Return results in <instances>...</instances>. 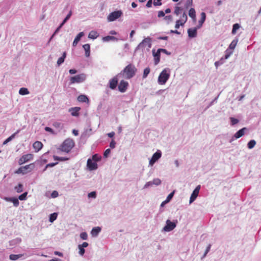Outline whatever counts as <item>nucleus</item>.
Wrapping results in <instances>:
<instances>
[{
    "label": "nucleus",
    "mask_w": 261,
    "mask_h": 261,
    "mask_svg": "<svg viewBox=\"0 0 261 261\" xmlns=\"http://www.w3.org/2000/svg\"><path fill=\"white\" fill-rule=\"evenodd\" d=\"M28 194V192H25L20 195L19 196L18 199L20 200H24L27 199V195Z\"/></svg>",
    "instance_id": "49530a36"
},
{
    "label": "nucleus",
    "mask_w": 261,
    "mask_h": 261,
    "mask_svg": "<svg viewBox=\"0 0 261 261\" xmlns=\"http://www.w3.org/2000/svg\"><path fill=\"white\" fill-rule=\"evenodd\" d=\"M58 214L56 213H54L50 215L49 220L50 222H53L57 219Z\"/></svg>",
    "instance_id": "4c0bfd02"
},
{
    "label": "nucleus",
    "mask_w": 261,
    "mask_h": 261,
    "mask_svg": "<svg viewBox=\"0 0 261 261\" xmlns=\"http://www.w3.org/2000/svg\"><path fill=\"white\" fill-rule=\"evenodd\" d=\"M101 230V228L99 226L93 227L91 231V234L93 237H96L100 232Z\"/></svg>",
    "instance_id": "6ab92c4d"
},
{
    "label": "nucleus",
    "mask_w": 261,
    "mask_h": 261,
    "mask_svg": "<svg viewBox=\"0 0 261 261\" xmlns=\"http://www.w3.org/2000/svg\"><path fill=\"white\" fill-rule=\"evenodd\" d=\"M152 55L154 57V65H156L160 61L161 52L158 49L157 51H155V49L152 50Z\"/></svg>",
    "instance_id": "ddd939ff"
},
{
    "label": "nucleus",
    "mask_w": 261,
    "mask_h": 261,
    "mask_svg": "<svg viewBox=\"0 0 261 261\" xmlns=\"http://www.w3.org/2000/svg\"><path fill=\"white\" fill-rule=\"evenodd\" d=\"M80 238L83 240H87L88 239V234L86 232H83L80 234Z\"/></svg>",
    "instance_id": "09e8293b"
},
{
    "label": "nucleus",
    "mask_w": 261,
    "mask_h": 261,
    "mask_svg": "<svg viewBox=\"0 0 261 261\" xmlns=\"http://www.w3.org/2000/svg\"><path fill=\"white\" fill-rule=\"evenodd\" d=\"M53 125L57 128H62L63 124L61 123L58 122H55L54 123Z\"/></svg>",
    "instance_id": "6e6d98bb"
},
{
    "label": "nucleus",
    "mask_w": 261,
    "mask_h": 261,
    "mask_svg": "<svg viewBox=\"0 0 261 261\" xmlns=\"http://www.w3.org/2000/svg\"><path fill=\"white\" fill-rule=\"evenodd\" d=\"M185 22H181V21L180 20H177L176 21V24H175V28L176 29H178L179 28V27L180 25H184V24H185Z\"/></svg>",
    "instance_id": "de8ad7c7"
},
{
    "label": "nucleus",
    "mask_w": 261,
    "mask_h": 261,
    "mask_svg": "<svg viewBox=\"0 0 261 261\" xmlns=\"http://www.w3.org/2000/svg\"><path fill=\"white\" fill-rule=\"evenodd\" d=\"M77 100L80 102H89V99L88 97L85 95H80L77 97Z\"/></svg>",
    "instance_id": "a878e982"
},
{
    "label": "nucleus",
    "mask_w": 261,
    "mask_h": 261,
    "mask_svg": "<svg viewBox=\"0 0 261 261\" xmlns=\"http://www.w3.org/2000/svg\"><path fill=\"white\" fill-rule=\"evenodd\" d=\"M120 76V74L118 73L109 81V87L110 89L114 90L116 88L118 83V77Z\"/></svg>",
    "instance_id": "9b49d317"
},
{
    "label": "nucleus",
    "mask_w": 261,
    "mask_h": 261,
    "mask_svg": "<svg viewBox=\"0 0 261 261\" xmlns=\"http://www.w3.org/2000/svg\"><path fill=\"white\" fill-rule=\"evenodd\" d=\"M232 54V50H230L228 49H227L225 50V55L224 57H222L219 61L215 62V65L216 68H217L218 66L223 64L225 62V60L227 59Z\"/></svg>",
    "instance_id": "0eeeda50"
},
{
    "label": "nucleus",
    "mask_w": 261,
    "mask_h": 261,
    "mask_svg": "<svg viewBox=\"0 0 261 261\" xmlns=\"http://www.w3.org/2000/svg\"><path fill=\"white\" fill-rule=\"evenodd\" d=\"M22 256V254H11L9 256V258L12 260H16Z\"/></svg>",
    "instance_id": "473e14b6"
},
{
    "label": "nucleus",
    "mask_w": 261,
    "mask_h": 261,
    "mask_svg": "<svg viewBox=\"0 0 261 261\" xmlns=\"http://www.w3.org/2000/svg\"><path fill=\"white\" fill-rule=\"evenodd\" d=\"M14 189L17 193H21L23 191V185L20 183L17 186H16Z\"/></svg>",
    "instance_id": "ea45409f"
},
{
    "label": "nucleus",
    "mask_w": 261,
    "mask_h": 261,
    "mask_svg": "<svg viewBox=\"0 0 261 261\" xmlns=\"http://www.w3.org/2000/svg\"><path fill=\"white\" fill-rule=\"evenodd\" d=\"M74 146V142L71 139H66L61 146V150L62 151L68 153Z\"/></svg>",
    "instance_id": "7ed1b4c3"
},
{
    "label": "nucleus",
    "mask_w": 261,
    "mask_h": 261,
    "mask_svg": "<svg viewBox=\"0 0 261 261\" xmlns=\"http://www.w3.org/2000/svg\"><path fill=\"white\" fill-rule=\"evenodd\" d=\"M137 71V68L132 64L127 65L119 74H123L125 79H130L133 77Z\"/></svg>",
    "instance_id": "f257e3e1"
},
{
    "label": "nucleus",
    "mask_w": 261,
    "mask_h": 261,
    "mask_svg": "<svg viewBox=\"0 0 261 261\" xmlns=\"http://www.w3.org/2000/svg\"><path fill=\"white\" fill-rule=\"evenodd\" d=\"M19 93L20 95H24L28 94L29 93V91L26 88H21L19 90Z\"/></svg>",
    "instance_id": "2f4dec72"
},
{
    "label": "nucleus",
    "mask_w": 261,
    "mask_h": 261,
    "mask_svg": "<svg viewBox=\"0 0 261 261\" xmlns=\"http://www.w3.org/2000/svg\"><path fill=\"white\" fill-rule=\"evenodd\" d=\"M87 165L90 170H94L97 168L96 162L92 161L90 159L88 160Z\"/></svg>",
    "instance_id": "4468645a"
},
{
    "label": "nucleus",
    "mask_w": 261,
    "mask_h": 261,
    "mask_svg": "<svg viewBox=\"0 0 261 261\" xmlns=\"http://www.w3.org/2000/svg\"><path fill=\"white\" fill-rule=\"evenodd\" d=\"M99 36L98 33L95 31H91L88 35V38L90 39H95Z\"/></svg>",
    "instance_id": "393cba45"
},
{
    "label": "nucleus",
    "mask_w": 261,
    "mask_h": 261,
    "mask_svg": "<svg viewBox=\"0 0 261 261\" xmlns=\"http://www.w3.org/2000/svg\"><path fill=\"white\" fill-rule=\"evenodd\" d=\"M92 160L95 162L99 161L101 160V156L98 154H95L92 156Z\"/></svg>",
    "instance_id": "a18cd8bd"
},
{
    "label": "nucleus",
    "mask_w": 261,
    "mask_h": 261,
    "mask_svg": "<svg viewBox=\"0 0 261 261\" xmlns=\"http://www.w3.org/2000/svg\"><path fill=\"white\" fill-rule=\"evenodd\" d=\"M88 197L91 198H95L96 197V192L93 191L88 194Z\"/></svg>",
    "instance_id": "bf43d9fd"
},
{
    "label": "nucleus",
    "mask_w": 261,
    "mask_h": 261,
    "mask_svg": "<svg viewBox=\"0 0 261 261\" xmlns=\"http://www.w3.org/2000/svg\"><path fill=\"white\" fill-rule=\"evenodd\" d=\"M33 154L31 153H28L22 155L18 161L19 165H22L33 159Z\"/></svg>",
    "instance_id": "9d476101"
},
{
    "label": "nucleus",
    "mask_w": 261,
    "mask_h": 261,
    "mask_svg": "<svg viewBox=\"0 0 261 261\" xmlns=\"http://www.w3.org/2000/svg\"><path fill=\"white\" fill-rule=\"evenodd\" d=\"M21 242V238H17L10 241V245H14L19 244Z\"/></svg>",
    "instance_id": "72a5a7b5"
},
{
    "label": "nucleus",
    "mask_w": 261,
    "mask_h": 261,
    "mask_svg": "<svg viewBox=\"0 0 261 261\" xmlns=\"http://www.w3.org/2000/svg\"><path fill=\"white\" fill-rule=\"evenodd\" d=\"M84 33L83 32L79 33L75 37L73 42L72 43V46L75 47L77 45L78 42L81 40V38L84 36Z\"/></svg>",
    "instance_id": "f3484780"
},
{
    "label": "nucleus",
    "mask_w": 261,
    "mask_h": 261,
    "mask_svg": "<svg viewBox=\"0 0 261 261\" xmlns=\"http://www.w3.org/2000/svg\"><path fill=\"white\" fill-rule=\"evenodd\" d=\"M198 29L197 28V27L189 29L188 30V36L191 38H195V37H196Z\"/></svg>",
    "instance_id": "dca6fc26"
},
{
    "label": "nucleus",
    "mask_w": 261,
    "mask_h": 261,
    "mask_svg": "<svg viewBox=\"0 0 261 261\" xmlns=\"http://www.w3.org/2000/svg\"><path fill=\"white\" fill-rule=\"evenodd\" d=\"M193 5V0H187L185 4V7L188 8L189 7Z\"/></svg>",
    "instance_id": "603ef678"
},
{
    "label": "nucleus",
    "mask_w": 261,
    "mask_h": 261,
    "mask_svg": "<svg viewBox=\"0 0 261 261\" xmlns=\"http://www.w3.org/2000/svg\"><path fill=\"white\" fill-rule=\"evenodd\" d=\"M237 43H238V39L233 40L232 41V42H231V43L229 44V47L228 49L230 50L233 49L236 47Z\"/></svg>",
    "instance_id": "7c9ffc66"
},
{
    "label": "nucleus",
    "mask_w": 261,
    "mask_h": 261,
    "mask_svg": "<svg viewBox=\"0 0 261 261\" xmlns=\"http://www.w3.org/2000/svg\"><path fill=\"white\" fill-rule=\"evenodd\" d=\"M201 18L198 21V24L196 27L199 29L202 26L206 19V14L204 12H201L200 14Z\"/></svg>",
    "instance_id": "a211bd4d"
},
{
    "label": "nucleus",
    "mask_w": 261,
    "mask_h": 261,
    "mask_svg": "<svg viewBox=\"0 0 261 261\" xmlns=\"http://www.w3.org/2000/svg\"><path fill=\"white\" fill-rule=\"evenodd\" d=\"M81 110L80 107H73L69 109V112H71V114L73 116H78L79 115V111Z\"/></svg>",
    "instance_id": "4be33fe9"
},
{
    "label": "nucleus",
    "mask_w": 261,
    "mask_h": 261,
    "mask_svg": "<svg viewBox=\"0 0 261 261\" xmlns=\"http://www.w3.org/2000/svg\"><path fill=\"white\" fill-rule=\"evenodd\" d=\"M110 152H111L110 149L108 148V149H106L103 153V156L105 158H107L109 154L110 153Z\"/></svg>",
    "instance_id": "052dcab7"
},
{
    "label": "nucleus",
    "mask_w": 261,
    "mask_h": 261,
    "mask_svg": "<svg viewBox=\"0 0 261 261\" xmlns=\"http://www.w3.org/2000/svg\"><path fill=\"white\" fill-rule=\"evenodd\" d=\"M20 132V129L17 130L15 133L12 134L11 136L8 137L5 141L3 142V144L5 145L7 144L8 142L11 141L13 138H15V136Z\"/></svg>",
    "instance_id": "cd10ccee"
},
{
    "label": "nucleus",
    "mask_w": 261,
    "mask_h": 261,
    "mask_svg": "<svg viewBox=\"0 0 261 261\" xmlns=\"http://www.w3.org/2000/svg\"><path fill=\"white\" fill-rule=\"evenodd\" d=\"M150 69L149 67H147L146 68L144 69V71H143V76H142V78L143 79H145L147 77L148 75L149 74V73H150Z\"/></svg>",
    "instance_id": "c9c22d12"
},
{
    "label": "nucleus",
    "mask_w": 261,
    "mask_h": 261,
    "mask_svg": "<svg viewBox=\"0 0 261 261\" xmlns=\"http://www.w3.org/2000/svg\"><path fill=\"white\" fill-rule=\"evenodd\" d=\"M122 14V13L121 11L118 10L114 11L112 13H111L109 16H108V21H114L116 20L117 19L119 18L121 15Z\"/></svg>",
    "instance_id": "6e6552de"
},
{
    "label": "nucleus",
    "mask_w": 261,
    "mask_h": 261,
    "mask_svg": "<svg viewBox=\"0 0 261 261\" xmlns=\"http://www.w3.org/2000/svg\"><path fill=\"white\" fill-rule=\"evenodd\" d=\"M33 147L36 152H38L43 147V144L40 141H36L34 143Z\"/></svg>",
    "instance_id": "aec40b11"
},
{
    "label": "nucleus",
    "mask_w": 261,
    "mask_h": 261,
    "mask_svg": "<svg viewBox=\"0 0 261 261\" xmlns=\"http://www.w3.org/2000/svg\"><path fill=\"white\" fill-rule=\"evenodd\" d=\"M240 25L238 23H235L232 26V29L231 31V33L233 35L236 34L237 31L240 28Z\"/></svg>",
    "instance_id": "f704fd0d"
},
{
    "label": "nucleus",
    "mask_w": 261,
    "mask_h": 261,
    "mask_svg": "<svg viewBox=\"0 0 261 261\" xmlns=\"http://www.w3.org/2000/svg\"><path fill=\"white\" fill-rule=\"evenodd\" d=\"M152 181H150L148 182H147L145 185L144 186L143 189H146L150 187H152L153 186Z\"/></svg>",
    "instance_id": "5fc2aeb1"
},
{
    "label": "nucleus",
    "mask_w": 261,
    "mask_h": 261,
    "mask_svg": "<svg viewBox=\"0 0 261 261\" xmlns=\"http://www.w3.org/2000/svg\"><path fill=\"white\" fill-rule=\"evenodd\" d=\"M58 164V162H56V163H49L48 164H47L45 166V169H47V168L48 167H54L55 166H56V165H57Z\"/></svg>",
    "instance_id": "680f3d73"
},
{
    "label": "nucleus",
    "mask_w": 261,
    "mask_h": 261,
    "mask_svg": "<svg viewBox=\"0 0 261 261\" xmlns=\"http://www.w3.org/2000/svg\"><path fill=\"white\" fill-rule=\"evenodd\" d=\"M170 70L168 68L162 70L158 77V82L159 84L164 85L166 84L170 77Z\"/></svg>",
    "instance_id": "f03ea898"
},
{
    "label": "nucleus",
    "mask_w": 261,
    "mask_h": 261,
    "mask_svg": "<svg viewBox=\"0 0 261 261\" xmlns=\"http://www.w3.org/2000/svg\"><path fill=\"white\" fill-rule=\"evenodd\" d=\"M117 39L114 36H107L102 38V40L105 42H109L111 40H117Z\"/></svg>",
    "instance_id": "c756f323"
},
{
    "label": "nucleus",
    "mask_w": 261,
    "mask_h": 261,
    "mask_svg": "<svg viewBox=\"0 0 261 261\" xmlns=\"http://www.w3.org/2000/svg\"><path fill=\"white\" fill-rule=\"evenodd\" d=\"M176 226V223L167 220L166 222V225L163 227V230L166 232H169L173 230Z\"/></svg>",
    "instance_id": "1a4fd4ad"
},
{
    "label": "nucleus",
    "mask_w": 261,
    "mask_h": 261,
    "mask_svg": "<svg viewBox=\"0 0 261 261\" xmlns=\"http://www.w3.org/2000/svg\"><path fill=\"white\" fill-rule=\"evenodd\" d=\"M87 78V75L85 73H81L80 74L72 76L70 79V84L81 83L84 82Z\"/></svg>",
    "instance_id": "39448f33"
},
{
    "label": "nucleus",
    "mask_w": 261,
    "mask_h": 261,
    "mask_svg": "<svg viewBox=\"0 0 261 261\" xmlns=\"http://www.w3.org/2000/svg\"><path fill=\"white\" fill-rule=\"evenodd\" d=\"M180 10H181V9L180 7H176L174 10V13L176 15H178Z\"/></svg>",
    "instance_id": "69168bd1"
},
{
    "label": "nucleus",
    "mask_w": 261,
    "mask_h": 261,
    "mask_svg": "<svg viewBox=\"0 0 261 261\" xmlns=\"http://www.w3.org/2000/svg\"><path fill=\"white\" fill-rule=\"evenodd\" d=\"M165 13L163 11H159L158 12V17L160 18L165 16Z\"/></svg>",
    "instance_id": "774afa93"
},
{
    "label": "nucleus",
    "mask_w": 261,
    "mask_h": 261,
    "mask_svg": "<svg viewBox=\"0 0 261 261\" xmlns=\"http://www.w3.org/2000/svg\"><path fill=\"white\" fill-rule=\"evenodd\" d=\"M35 168V165L34 163L30 164L29 165L22 166L19 168L17 170L15 171L16 174H25L28 172H30L34 169Z\"/></svg>",
    "instance_id": "20e7f679"
},
{
    "label": "nucleus",
    "mask_w": 261,
    "mask_h": 261,
    "mask_svg": "<svg viewBox=\"0 0 261 261\" xmlns=\"http://www.w3.org/2000/svg\"><path fill=\"white\" fill-rule=\"evenodd\" d=\"M159 50L160 51L161 53H163L167 55H171V52L168 51L167 49L164 48H159Z\"/></svg>",
    "instance_id": "864d4df0"
},
{
    "label": "nucleus",
    "mask_w": 261,
    "mask_h": 261,
    "mask_svg": "<svg viewBox=\"0 0 261 261\" xmlns=\"http://www.w3.org/2000/svg\"><path fill=\"white\" fill-rule=\"evenodd\" d=\"M256 144V142L254 140L249 141L247 144V147L249 149L253 148Z\"/></svg>",
    "instance_id": "e433bc0d"
},
{
    "label": "nucleus",
    "mask_w": 261,
    "mask_h": 261,
    "mask_svg": "<svg viewBox=\"0 0 261 261\" xmlns=\"http://www.w3.org/2000/svg\"><path fill=\"white\" fill-rule=\"evenodd\" d=\"M55 160L59 161H65L68 160V158L65 157H59L56 155H54L53 156Z\"/></svg>",
    "instance_id": "37998d69"
},
{
    "label": "nucleus",
    "mask_w": 261,
    "mask_h": 261,
    "mask_svg": "<svg viewBox=\"0 0 261 261\" xmlns=\"http://www.w3.org/2000/svg\"><path fill=\"white\" fill-rule=\"evenodd\" d=\"M211 246H212L211 244H209L207 246L203 255H202V256L201 258V259H203L204 258H205L206 257L207 254L208 253V252L210 251V250L211 249Z\"/></svg>",
    "instance_id": "a19ab883"
},
{
    "label": "nucleus",
    "mask_w": 261,
    "mask_h": 261,
    "mask_svg": "<svg viewBox=\"0 0 261 261\" xmlns=\"http://www.w3.org/2000/svg\"><path fill=\"white\" fill-rule=\"evenodd\" d=\"M83 47L85 51V56L89 57L90 55V45L89 44H85L83 45Z\"/></svg>",
    "instance_id": "5701e85b"
},
{
    "label": "nucleus",
    "mask_w": 261,
    "mask_h": 261,
    "mask_svg": "<svg viewBox=\"0 0 261 261\" xmlns=\"http://www.w3.org/2000/svg\"><path fill=\"white\" fill-rule=\"evenodd\" d=\"M61 28L59 27H58L56 30H55V31L54 32V34L52 35V36L50 37V39H49V41L51 40L53 37H54V36L55 35H56L59 32V31L60 30Z\"/></svg>",
    "instance_id": "13d9d810"
},
{
    "label": "nucleus",
    "mask_w": 261,
    "mask_h": 261,
    "mask_svg": "<svg viewBox=\"0 0 261 261\" xmlns=\"http://www.w3.org/2000/svg\"><path fill=\"white\" fill-rule=\"evenodd\" d=\"M181 18H182V21H183V22H186L187 21L188 17H187V15L185 12H184L183 13V14L182 15Z\"/></svg>",
    "instance_id": "0e129e2a"
},
{
    "label": "nucleus",
    "mask_w": 261,
    "mask_h": 261,
    "mask_svg": "<svg viewBox=\"0 0 261 261\" xmlns=\"http://www.w3.org/2000/svg\"><path fill=\"white\" fill-rule=\"evenodd\" d=\"M197 196H198L197 194H196V193H194V192H192V194L191 195L190 198L189 203L191 204L192 202H193L195 200V199H196Z\"/></svg>",
    "instance_id": "58836bf2"
},
{
    "label": "nucleus",
    "mask_w": 261,
    "mask_h": 261,
    "mask_svg": "<svg viewBox=\"0 0 261 261\" xmlns=\"http://www.w3.org/2000/svg\"><path fill=\"white\" fill-rule=\"evenodd\" d=\"M128 86V83L127 82L122 80L120 81L119 85H118V90L122 93L125 92L127 90Z\"/></svg>",
    "instance_id": "f8f14e48"
},
{
    "label": "nucleus",
    "mask_w": 261,
    "mask_h": 261,
    "mask_svg": "<svg viewBox=\"0 0 261 261\" xmlns=\"http://www.w3.org/2000/svg\"><path fill=\"white\" fill-rule=\"evenodd\" d=\"M162 156V152L160 150H158L155 153H154L152 156V158L156 162L161 158Z\"/></svg>",
    "instance_id": "b1692460"
},
{
    "label": "nucleus",
    "mask_w": 261,
    "mask_h": 261,
    "mask_svg": "<svg viewBox=\"0 0 261 261\" xmlns=\"http://www.w3.org/2000/svg\"><path fill=\"white\" fill-rule=\"evenodd\" d=\"M66 53L65 51H64L63 53V55H62V57H61L60 58H59L58 59V60L57 61V65L58 66H60L62 63H63L64 62L65 59L66 58Z\"/></svg>",
    "instance_id": "bb28decb"
},
{
    "label": "nucleus",
    "mask_w": 261,
    "mask_h": 261,
    "mask_svg": "<svg viewBox=\"0 0 261 261\" xmlns=\"http://www.w3.org/2000/svg\"><path fill=\"white\" fill-rule=\"evenodd\" d=\"M231 124L232 125H234L236 124H237L239 122V120L237 118H233V117H230V118Z\"/></svg>",
    "instance_id": "8fccbe9b"
},
{
    "label": "nucleus",
    "mask_w": 261,
    "mask_h": 261,
    "mask_svg": "<svg viewBox=\"0 0 261 261\" xmlns=\"http://www.w3.org/2000/svg\"><path fill=\"white\" fill-rule=\"evenodd\" d=\"M153 185L159 186L161 184V180L159 178H155L152 181Z\"/></svg>",
    "instance_id": "3c124183"
},
{
    "label": "nucleus",
    "mask_w": 261,
    "mask_h": 261,
    "mask_svg": "<svg viewBox=\"0 0 261 261\" xmlns=\"http://www.w3.org/2000/svg\"><path fill=\"white\" fill-rule=\"evenodd\" d=\"M146 45H148V48H150L151 47V39L149 37H147V38L144 39L142 42L140 43L137 46L135 50L136 51L139 49L144 48Z\"/></svg>",
    "instance_id": "423d86ee"
},
{
    "label": "nucleus",
    "mask_w": 261,
    "mask_h": 261,
    "mask_svg": "<svg viewBox=\"0 0 261 261\" xmlns=\"http://www.w3.org/2000/svg\"><path fill=\"white\" fill-rule=\"evenodd\" d=\"M189 15L194 20L196 19V12L194 8H191L189 11Z\"/></svg>",
    "instance_id": "c85d7f7f"
},
{
    "label": "nucleus",
    "mask_w": 261,
    "mask_h": 261,
    "mask_svg": "<svg viewBox=\"0 0 261 261\" xmlns=\"http://www.w3.org/2000/svg\"><path fill=\"white\" fill-rule=\"evenodd\" d=\"M72 11L70 10L69 11V12L68 13V14L66 16V17L64 19V20L65 21L67 22L70 19V18L71 17V16L72 15Z\"/></svg>",
    "instance_id": "4d7b16f0"
},
{
    "label": "nucleus",
    "mask_w": 261,
    "mask_h": 261,
    "mask_svg": "<svg viewBox=\"0 0 261 261\" xmlns=\"http://www.w3.org/2000/svg\"><path fill=\"white\" fill-rule=\"evenodd\" d=\"M246 129V127H243L240 130H239L238 132L236 133V134L234 135L232 138H235L236 139H238L242 136H243L244 135L245 133V130Z\"/></svg>",
    "instance_id": "412c9836"
},
{
    "label": "nucleus",
    "mask_w": 261,
    "mask_h": 261,
    "mask_svg": "<svg viewBox=\"0 0 261 261\" xmlns=\"http://www.w3.org/2000/svg\"><path fill=\"white\" fill-rule=\"evenodd\" d=\"M78 249L79 250V254L80 255L83 256L85 253V248L80 246V245H78Z\"/></svg>",
    "instance_id": "79ce46f5"
},
{
    "label": "nucleus",
    "mask_w": 261,
    "mask_h": 261,
    "mask_svg": "<svg viewBox=\"0 0 261 261\" xmlns=\"http://www.w3.org/2000/svg\"><path fill=\"white\" fill-rule=\"evenodd\" d=\"M4 199L6 201L13 202L14 206L15 207H17L19 205V202L18 199L16 197H5Z\"/></svg>",
    "instance_id": "2eb2a0df"
},
{
    "label": "nucleus",
    "mask_w": 261,
    "mask_h": 261,
    "mask_svg": "<svg viewBox=\"0 0 261 261\" xmlns=\"http://www.w3.org/2000/svg\"><path fill=\"white\" fill-rule=\"evenodd\" d=\"M59 193L57 191H54L51 194V197L52 198H56L58 196Z\"/></svg>",
    "instance_id": "e2e57ef3"
},
{
    "label": "nucleus",
    "mask_w": 261,
    "mask_h": 261,
    "mask_svg": "<svg viewBox=\"0 0 261 261\" xmlns=\"http://www.w3.org/2000/svg\"><path fill=\"white\" fill-rule=\"evenodd\" d=\"M116 142L112 139L110 143V147L111 148H114L115 147Z\"/></svg>",
    "instance_id": "338daca9"
},
{
    "label": "nucleus",
    "mask_w": 261,
    "mask_h": 261,
    "mask_svg": "<svg viewBox=\"0 0 261 261\" xmlns=\"http://www.w3.org/2000/svg\"><path fill=\"white\" fill-rule=\"evenodd\" d=\"M174 193H175V191L174 190L173 191H172L171 193H170L168 195V196L167 197V198L166 199V200L167 201V202H169L172 199Z\"/></svg>",
    "instance_id": "c03bdc74"
}]
</instances>
